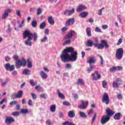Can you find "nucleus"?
<instances>
[{
    "label": "nucleus",
    "instance_id": "obj_1",
    "mask_svg": "<svg viewBox=\"0 0 125 125\" xmlns=\"http://www.w3.org/2000/svg\"><path fill=\"white\" fill-rule=\"evenodd\" d=\"M72 51H74V48L72 47H68L66 49H64L62 51V53L63 54H62L61 56L62 61L64 62H70L69 53H70V52H72Z\"/></svg>",
    "mask_w": 125,
    "mask_h": 125
},
{
    "label": "nucleus",
    "instance_id": "obj_2",
    "mask_svg": "<svg viewBox=\"0 0 125 125\" xmlns=\"http://www.w3.org/2000/svg\"><path fill=\"white\" fill-rule=\"evenodd\" d=\"M101 42V44H94V46L97 47L98 49H103L104 47L106 49L109 48V45L108 44V43H107L106 40H102Z\"/></svg>",
    "mask_w": 125,
    "mask_h": 125
},
{
    "label": "nucleus",
    "instance_id": "obj_3",
    "mask_svg": "<svg viewBox=\"0 0 125 125\" xmlns=\"http://www.w3.org/2000/svg\"><path fill=\"white\" fill-rule=\"evenodd\" d=\"M26 65V60L24 58L22 59L21 60H19L16 62V67L17 69H19L21 66L25 67Z\"/></svg>",
    "mask_w": 125,
    "mask_h": 125
},
{
    "label": "nucleus",
    "instance_id": "obj_4",
    "mask_svg": "<svg viewBox=\"0 0 125 125\" xmlns=\"http://www.w3.org/2000/svg\"><path fill=\"white\" fill-rule=\"evenodd\" d=\"M124 55V49L122 48H119L116 51L115 56L117 59L118 60H121L123 58Z\"/></svg>",
    "mask_w": 125,
    "mask_h": 125
},
{
    "label": "nucleus",
    "instance_id": "obj_5",
    "mask_svg": "<svg viewBox=\"0 0 125 125\" xmlns=\"http://www.w3.org/2000/svg\"><path fill=\"white\" fill-rule=\"evenodd\" d=\"M71 55L69 54V61H71V62H75V61H77V59L78 58V52L77 51H73L72 52H70Z\"/></svg>",
    "mask_w": 125,
    "mask_h": 125
},
{
    "label": "nucleus",
    "instance_id": "obj_6",
    "mask_svg": "<svg viewBox=\"0 0 125 125\" xmlns=\"http://www.w3.org/2000/svg\"><path fill=\"white\" fill-rule=\"evenodd\" d=\"M12 12V9L11 8H7L6 9L4 13L2 14L1 19L2 20H5L8 16L9 15V13H11Z\"/></svg>",
    "mask_w": 125,
    "mask_h": 125
},
{
    "label": "nucleus",
    "instance_id": "obj_7",
    "mask_svg": "<svg viewBox=\"0 0 125 125\" xmlns=\"http://www.w3.org/2000/svg\"><path fill=\"white\" fill-rule=\"evenodd\" d=\"M122 83H123V80L121 78H117L116 81H114L112 83V86L114 88H119L120 87V85L122 84Z\"/></svg>",
    "mask_w": 125,
    "mask_h": 125
},
{
    "label": "nucleus",
    "instance_id": "obj_8",
    "mask_svg": "<svg viewBox=\"0 0 125 125\" xmlns=\"http://www.w3.org/2000/svg\"><path fill=\"white\" fill-rule=\"evenodd\" d=\"M103 103H105L106 105H108L110 103V100L109 99V95H108V93H104L103 96V98L102 100Z\"/></svg>",
    "mask_w": 125,
    "mask_h": 125
},
{
    "label": "nucleus",
    "instance_id": "obj_9",
    "mask_svg": "<svg viewBox=\"0 0 125 125\" xmlns=\"http://www.w3.org/2000/svg\"><path fill=\"white\" fill-rule=\"evenodd\" d=\"M14 122H15V120L13 119V117L11 116L6 117L5 123L7 124V125H11V124L14 123Z\"/></svg>",
    "mask_w": 125,
    "mask_h": 125
},
{
    "label": "nucleus",
    "instance_id": "obj_10",
    "mask_svg": "<svg viewBox=\"0 0 125 125\" xmlns=\"http://www.w3.org/2000/svg\"><path fill=\"white\" fill-rule=\"evenodd\" d=\"M87 105H88V101H82V104L78 106L79 109H81V110H84V109H86L87 108Z\"/></svg>",
    "mask_w": 125,
    "mask_h": 125
},
{
    "label": "nucleus",
    "instance_id": "obj_11",
    "mask_svg": "<svg viewBox=\"0 0 125 125\" xmlns=\"http://www.w3.org/2000/svg\"><path fill=\"white\" fill-rule=\"evenodd\" d=\"M76 31L74 30H71L64 37L65 39H71L75 35H76Z\"/></svg>",
    "mask_w": 125,
    "mask_h": 125
},
{
    "label": "nucleus",
    "instance_id": "obj_12",
    "mask_svg": "<svg viewBox=\"0 0 125 125\" xmlns=\"http://www.w3.org/2000/svg\"><path fill=\"white\" fill-rule=\"evenodd\" d=\"M5 68L7 70V71L12 72V71H14L15 66H14L13 64L10 65V63H6L5 65Z\"/></svg>",
    "mask_w": 125,
    "mask_h": 125
},
{
    "label": "nucleus",
    "instance_id": "obj_13",
    "mask_svg": "<svg viewBox=\"0 0 125 125\" xmlns=\"http://www.w3.org/2000/svg\"><path fill=\"white\" fill-rule=\"evenodd\" d=\"M33 38V33H30L28 30H25L23 33V38L24 39H27V38Z\"/></svg>",
    "mask_w": 125,
    "mask_h": 125
},
{
    "label": "nucleus",
    "instance_id": "obj_14",
    "mask_svg": "<svg viewBox=\"0 0 125 125\" xmlns=\"http://www.w3.org/2000/svg\"><path fill=\"white\" fill-rule=\"evenodd\" d=\"M110 120V117L109 116H106V115H104L103 116L101 120V123L102 125H105L107 122H108V121Z\"/></svg>",
    "mask_w": 125,
    "mask_h": 125
},
{
    "label": "nucleus",
    "instance_id": "obj_15",
    "mask_svg": "<svg viewBox=\"0 0 125 125\" xmlns=\"http://www.w3.org/2000/svg\"><path fill=\"white\" fill-rule=\"evenodd\" d=\"M86 6L84 5H79L76 9V11L77 12H81V11H83V10L86 9Z\"/></svg>",
    "mask_w": 125,
    "mask_h": 125
},
{
    "label": "nucleus",
    "instance_id": "obj_16",
    "mask_svg": "<svg viewBox=\"0 0 125 125\" xmlns=\"http://www.w3.org/2000/svg\"><path fill=\"white\" fill-rule=\"evenodd\" d=\"M74 23H75V19L72 18L68 19L66 21L65 23V25L66 26H71V25H73V24H74Z\"/></svg>",
    "mask_w": 125,
    "mask_h": 125
},
{
    "label": "nucleus",
    "instance_id": "obj_17",
    "mask_svg": "<svg viewBox=\"0 0 125 125\" xmlns=\"http://www.w3.org/2000/svg\"><path fill=\"white\" fill-rule=\"evenodd\" d=\"M94 74H96V75H97V78L95 77V76H94ZM91 75L93 77V80L94 81H97V80H99V79H100V74L98 73V71H95L94 73H92Z\"/></svg>",
    "mask_w": 125,
    "mask_h": 125
},
{
    "label": "nucleus",
    "instance_id": "obj_18",
    "mask_svg": "<svg viewBox=\"0 0 125 125\" xmlns=\"http://www.w3.org/2000/svg\"><path fill=\"white\" fill-rule=\"evenodd\" d=\"M75 12V9H72L71 10H66L63 13L64 15H72Z\"/></svg>",
    "mask_w": 125,
    "mask_h": 125
},
{
    "label": "nucleus",
    "instance_id": "obj_19",
    "mask_svg": "<svg viewBox=\"0 0 125 125\" xmlns=\"http://www.w3.org/2000/svg\"><path fill=\"white\" fill-rule=\"evenodd\" d=\"M87 62V63H89V65H94L92 64H95V62H96V60L94 58H89V60H88Z\"/></svg>",
    "mask_w": 125,
    "mask_h": 125
},
{
    "label": "nucleus",
    "instance_id": "obj_20",
    "mask_svg": "<svg viewBox=\"0 0 125 125\" xmlns=\"http://www.w3.org/2000/svg\"><path fill=\"white\" fill-rule=\"evenodd\" d=\"M40 76L43 80H46V79H47V74L45 73L43 71H41L40 72Z\"/></svg>",
    "mask_w": 125,
    "mask_h": 125
},
{
    "label": "nucleus",
    "instance_id": "obj_21",
    "mask_svg": "<svg viewBox=\"0 0 125 125\" xmlns=\"http://www.w3.org/2000/svg\"><path fill=\"white\" fill-rule=\"evenodd\" d=\"M33 40L32 37H29L28 38V40L25 42V45H28V46H32L33 43L31 42V41Z\"/></svg>",
    "mask_w": 125,
    "mask_h": 125
},
{
    "label": "nucleus",
    "instance_id": "obj_22",
    "mask_svg": "<svg viewBox=\"0 0 125 125\" xmlns=\"http://www.w3.org/2000/svg\"><path fill=\"white\" fill-rule=\"evenodd\" d=\"M90 66L87 67L86 69V72L89 73L90 72H92L93 71V69L95 68V65H90Z\"/></svg>",
    "mask_w": 125,
    "mask_h": 125
},
{
    "label": "nucleus",
    "instance_id": "obj_23",
    "mask_svg": "<svg viewBox=\"0 0 125 125\" xmlns=\"http://www.w3.org/2000/svg\"><path fill=\"white\" fill-rule=\"evenodd\" d=\"M86 33L87 37H91V28L88 27L86 28Z\"/></svg>",
    "mask_w": 125,
    "mask_h": 125
},
{
    "label": "nucleus",
    "instance_id": "obj_24",
    "mask_svg": "<svg viewBox=\"0 0 125 125\" xmlns=\"http://www.w3.org/2000/svg\"><path fill=\"white\" fill-rule=\"evenodd\" d=\"M121 113L120 112L115 114L113 116L114 120H115L116 121H119V120L121 119Z\"/></svg>",
    "mask_w": 125,
    "mask_h": 125
},
{
    "label": "nucleus",
    "instance_id": "obj_25",
    "mask_svg": "<svg viewBox=\"0 0 125 125\" xmlns=\"http://www.w3.org/2000/svg\"><path fill=\"white\" fill-rule=\"evenodd\" d=\"M106 113L107 115L109 117H111V116H112L113 115H114V114H115V112L112 111L109 108L106 109Z\"/></svg>",
    "mask_w": 125,
    "mask_h": 125
},
{
    "label": "nucleus",
    "instance_id": "obj_26",
    "mask_svg": "<svg viewBox=\"0 0 125 125\" xmlns=\"http://www.w3.org/2000/svg\"><path fill=\"white\" fill-rule=\"evenodd\" d=\"M9 81H10L9 78L6 79V81L1 83V86H2V87H5L6 85H7V83H8Z\"/></svg>",
    "mask_w": 125,
    "mask_h": 125
},
{
    "label": "nucleus",
    "instance_id": "obj_27",
    "mask_svg": "<svg viewBox=\"0 0 125 125\" xmlns=\"http://www.w3.org/2000/svg\"><path fill=\"white\" fill-rule=\"evenodd\" d=\"M26 62L27 63L28 68H32V67H33V64L32 63V60H31V59H28L26 61Z\"/></svg>",
    "mask_w": 125,
    "mask_h": 125
},
{
    "label": "nucleus",
    "instance_id": "obj_28",
    "mask_svg": "<svg viewBox=\"0 0 125 125\" xmlns=\"http://www.w3.org/2000/svg\"><path fill=\"white\" fill-rule=\"evenodd\" d=\"M68 116L69 118H74L75 116H76L75 111H69L68 113Z\"/></svg>",
    "mask_w": 125,
    "mask_h": 125
},
{
    "label": "nucleus",
    "instance_id": "obj_29",
    "mask_svg": "<svg viewBox=\"0 0 125 125\" xmlns=\"http://www.w3.org/2000/svg\"><path fill=\"white\" fill-rule=\"evenodd\" d=\"M22 74H23V75H26V76H29V75H31V70L28 69H25L23 71Z\"/></svg>",
    "mask_w": 125,
    "mask_h": 125
},
{
    "label": "nucleus",
    "instance_id": "obj_30",
    "mask_svg": "<svg viewBox=\"0 0 125 125\" xmlns=\"http://www.w3.org/2000/svg\"><path fill=\"white\" fill-rule=\"evenodd\" d=\"M48 21L50 25H54V20L51 16L48 18Z\"/></svg>",
    "mask_w": 125,
    "mask_h": 125
},
{
    "label": "nucleus",
    "instance_id": "obj_31",
    "mask_svg": "<svg viewBox=\"0 0 125 125\" xmlns=\"http://www.w3.org/2000/svg\"><path fill=\"white\" fill-rule=\"evenodd\" d=\"M57 93L60 98H61V99H65V96H64V95L60 92V90L59 89L57 90Z\"/></svg>",
    "mask_w": 125,
    "mask_h": 125
},
{
    "label": "nucleus",
    "instance_id": "obj_32",
    "mask_svg": "<svg viewBox=\"0 0 125 125\" xmlns=\"http://www.w3.org/2000/svg\"><path fill=\"white\" fill-rule=\"evenodd\" d=\"M93 45V42L91 40H88L86 43V46L88 47H91Z\"/></svg>",
    "mask_w": 125,
    "mask_h": 125
},
{
    "label": "nucleus",
    "instance_id": "obj_33",
    "mask_svg": "<svg viewBox=\"0 0 125 125\" xmlns=\"http://www.w3.org/2000/svg\"><path fill=\"white\" fill-rule=\"evenodd\" d=\"M50 110L52 113H54L55 111H56V105L55 104H53L51 105V107L50 108Z\"/></svg>",
    "mask_w": 125,
    "mask_h": 125
},
{
    "label": "nucleus",
    "instance_id": "obj_34",
    "mask_svg": "<svg viewBox=\"0 0 125 125\" xmlns=\"http://www.w3.org/2000/svg\"><path fill=\"white\" fill-rule=\"evenodd\" d=\"M93 113H94V110L93 109L91 108L87 112V115L88 117H91L92 115H93Z\"/></svg>",
    "mask_w": 125,
    "mask_h": 125
},
{
    "label": "nucleus",
    "instance_id": "obj_35",
    "mask_svg": "<svg viewBox=\"0 0 125 125\" xmlns=\"http://www.w3.org/2000/svg\"><path fill=\"white\" fill-rule=\"evenodd\" d=\"M23 96V91H19L17 94V98H21Z\"/></svg>",
    "mask_w": 125,
    "mask_h": 125
},
{
    "label": "nucleus",
    "instance_id": "obj_36",
    "mask_svg": "<svg viewBox=\"0 0 125 125\" xmlns=\"http://www.w3.org/2000/svg\"><path fill=\"white\" fill-rule=\"evenodd\" d=\"M80 17H82V18H84L86 17V16H87V13H86L85 12L81 13L80 14Z\"/></svg>",
    "mask_w": 125,
    "mask_h": 125
},
{
    "label": "nucleus",
    "instance_id": "obj_37",
    "mask_svg": "<svg viewBox=\"0 0 125 125\" xmlns=\"http://www.w3.org/2000/svg\"><path fill=\"white\" fill-rule=\"evenodd\" d=\"M36 89L38 90L39 92H42L43 89L42 87H41L40 85H38L35 87Z\"/></svg>",
    "mask_w": 125,
    "mask_h": 125
},
{
    "label": "nucleus",
    "instance_id": "obj_38",
    "mask_svg": "<svg viewBox=\"0 0 125 125\" xmlns=\"http://www.w3.org/2000/svg\"><path fill=\"white\" fill-rule=\"evenodd\" d=\"M77 84L78 85H83V79H78Z\"/></svg>",
    "mask_w": 125,
    "mask_h": 125
},
{
    "label": "nucleus",
    "instance_id": "obj_39",
    "mask_svg": "<svg viewBox=\"0 0 125 125\" xmlns=\"http://www.w3.org/2000/svg\"><path fill=\"white\" fill-rule=\"evenodd\" d=\"M79 115L81 118H87V115H86V114H85V113H84L83 112H79Z\"/></svg>",
    "mask_w": 125,
    "mask_h": 125
},
{
    "label": "nucleus",
    "instance_id": "obj_40",
    "mask_svg": "<svg viewBox=\"0 0 125 125\" xmlns=\"http://www.w3.org/2000/svg\"><path fill=\"white\" fill-rule=\"evenodd\" d=\"M97 117V114L96 113H95L93 115V117L92 118V121H91L92 125H93V123L95 121V120H96Z\"/></svg>",
    "mask_w": 125,
    "mask_h": 125
},
{
    "label": "nucleus",
    "instance_id": "obj_41",
    "mask_svg": "<svg viewBox=\"0 0 125 125\" xmlns=\"http://www.w3.org/2000/svg\"><path fill=\"white\" fill-rule=\"evenodd\" d=\"M45 26H46V23H45V21H44L40 24V28L41 29H44Z\"/></svg>",
    "mask_w": 125,
    "mask_h": 125
},
{
    "label": "nucleus",
    "instance_id": "obj_42",
    "mask_svg": "<svg viewBox=\"0 0 125 125\" xmlns=\"http://www.w3.org/2000/svg\"><path fill=\"white\" fill-rule=\"evenodd\" d=\"M16 14L19 17H22V15L21 14V12L19 10H16Z\"/></svg>",
    "mask_w": 125,
    "mask_h": 125
},
{
    "label": "nucleus",
    "instance_id": "obj_43",
    "mask_svg": "<svg viewBox=\"0 0 125 125\" xmlns=\"http://www.w3.org/2000/svg\"><path fill=\"white\" fill-rule=\"evenodd\" d=\"M67 40L64 41L63 42L64 45H67V44H70L71 43V39H66Z\"/></svg>",
    "mask_w": 125,
    "mask_h": 125
},
{
    "label": "nucleus",
    "instance_id": "obj_44",
    "mask_svg": "<svg viewBox=\"0 0 125 125\" xmlns=\"http://www.w3.org/2000/svg\"><path fill=\"white\" fill-rule=\"evenodd\" d=\"M12 115L14 117H18L20 115V112L19 111H15L12 113Z\"/></svg>",
    "mask_w": 125,
    "mask_h": 125
},
{
    "label": "nucleus",
    "instance_id": "obj_45",
    "mask_svg": "<svg viewBox=\"0 0 125 125\" xmlns=\"http://www.w3.org/2000/svg\"><path fill=\"white\" fill-rule=\"evenodd\" d=\"M33 37H34V41L37 42L38 40V34L36 33L33 34Z\"/></svg>",
    "mask_w": 125,
    "mask_h": 125
},
{
    "label": "nucleus",
    "instance_id": "obj_46",
    "mask_svg": "<svg viewBox=\"0 0 125 125\" xmlns=\"http://www.w3.org/2000/svg\"><path fill=\"white\" fill-rule=\"evenodd\" d=\"M31 26L33 28L37 27V21H32L31 22Z\"/></svg>",
    "mask_w": 125,
    "mask_h": 125
},
{
    "label": "nucleus",
    "instance_id": "obj_47",
    "mask_svg": "<svg viewBox=\"0 0 125 125\" xmlns=\"http://www.w3.org/2000/svg\"><path fill=\"white\" fill-rule=\"evenodd\" d=\"M42 12V8H39L37 10V14L38 15H41Z\"/></svg>",
    "mask_w": 125,
    "mask_h": 125
},
{
    "label": "nucleus",
    "instance_id": "obj_48",
    "mask_svg": "<svg viewBox=\"0 0 125 125\" xmlns=\"http://www.w3.org/2000/svg\"><path fill=\"white\" fill-rule=\"evenodd\" d=\"M18 103V102L17 101H14L10 103V105L11 106H14V105H16Z\"/></svg>",
    "mask_w": 125,
    "mask_h": 125
},
{
    "label": "nucleus",
    "instance_id": "obj_49",
    "mask_svg": "<svg viewBox=\"0 0 125 125\" xmlns=\"http://www.w3.org/2000/svg\"><path fill=\"white\" fill-rule=\"evenodd\" d=\"M11 99H15V98H17V95L15 93H13L11 95Z\"/></svg>",
    "mask_w": 125,
    "mask_h": 125
},
{
    "label": "nucleus",
    "instance_id": "obj_50",
    "mask_svg": "<svg viewBox=\"0 0 125 125\" xmlns=\"http://www.w3.org/2000/svg\"><path fill=\"white\" fill-rule=\"evenodd\" d=\"M30 83L32 86H35V85H37V82H34V81L33 80L30 81Z\"/></svg>",
    "mask_w": 125,
    "mask_h": 125
},
{
    "label": "nucleus",
    "instance_id": "obj_51",
    "mask_svg": "<svg viewBox=\"0 0 125 125\" xmlns=\"http://www.w3.org/2000/svg\"><path fill=\"white\" fill-rule=\"evenodd\" d=\"M99 56L101 59V66H103L104 64V60L103 59V57H102L101 56Z\"/></svg>",
    "mask_w": 125,
    "mask_h": 125
},
{
    "label": "nucleus",
    "instance_id": "obj_52",
    "mask_svg": "<svg viewBox=\"0 0 125 125\" xmlns=\"http://www.w3.org/2000/svg\"><path fill=\"white\" fill-rule=\"evenodd\" d=\"M28 112V110L25 109H21V114H27Z\"/></svg>",
    "mask_w": 125,
    "mask_h": 125
},
{
    "label": "nucleus",
    "instance_id": "obj_53",
    "mask_svg": "<svg viewBox=\"0 0 125 125\" xmlns=\"http://www.w3.org/2000/svg\"><path fill=\"white\" fill-rule=\"evenodd\" d=\"M102 85H103V87H104V88H106V87L107 86V83L106 82H105V81H103V83H102Z\"/></svg>",
    "mask_w": 125,
    "mask_h": 125
},
{
    "label": "nucleus",
    "instance_id": "obj_54",
    "mask_svg": "<svg viewBox=\"0 0 125 125\" xmlns=\"http://www.w3.org/2000/svg\"><path fill=\"white\" fill-rule=\"evenodd\" d=\"M117 99L119 100H122V99H123V96L122 95L121 93L117 94Z\"/></svg>",
    "mask_w": 125,
    "mask_h": 125
},
{
    "label": "nucleus",
    "instance_id": "obj_55",
    "mask_svg": "<svg viewBox=\"0 0 125 125\" xmlns=\"http://www.w3.org/2000/svg\"><path fill=\"white\" fill-rule=\"evenodd\" d=\"M13 59H14V60H16V61H18V59H19V57L17 55H15L13 56Z\"/></svg>",
    "mask_w": 125,
    "mask_h": 125
},
{
    "label": "nucleus",
    "instance_id": "obj_56",
    "mask_svg": "<svg viewBox=\"0 0 125 125\" xmlns=\"http://www.w3.org/2000/svg\"><path fill=\"white\" fill-rule=\"evenodd\" d=\"M12 75L14 77H16V76H17L18 75V74L17 72L16 71V70H14L12 72Z\"/></svg>",
    "mask_w": 125,
    "mask_h": 125
},
{
    "label": "nucleus",
    "instance_id": "obj_57",
    "mask_svg": "<svg viewBox=\"0 0 125 125\" xmlns=\"http://www.w3.org/2000/svg\"><path fill=\"white\" fill-rule=\"evenodd\" d=\"M95 32H97V33H102V31H101V30L98 27L95 28Z\"/></svg>",
    "mask_w": 125,
    "mask_h": 125
},
{
    "label": "nucleus",
    "instance_id": "obj_58",
    "mask_svg": "<svg viewBox=\"0 0 125 125\" xmlns=\"http://www.w3.org/2000/svg\"><path fill=\"white\" fill-rule=\"evenodd\" d=\"M46 41H47V37H44L41 40V42H44Z\"/></svg>",
    "mask_w": 125,
    "mask_h": 125
},
{
    "label": "nucleus",
    "instance_id": "obj_59",
    "mask_svg": "<svg viewBox=\"0 0 125 125\" xmlns=\"http://www.w3.org/2000/svg\"><path fill=\"white\" fill-rule=\"evenodd\" d=\"M62 104L64 105V106H70V103L68 102H63Z\"/></svg>",
    "mask_w": 125,
    "mask_h": 125
},
{
    "label": "nucleus",
    "instance_id": "obj_60",
    "mask_svg": "<svg viewBox=\"0 0 125 125\" xmlns=\"http://www.w3.org/2000/svg\"><path fill=\"white\" fill-rule=\"evenodd\" d=\"M68 30V28L66 27H64L62 29V33H65L66 31Z\"/></svg>",
    "mask_w": 125,
    "mask_h": 125
},
{
    "label": "nucleus",
    "instance_id": "obj_61",
    "mask_svg": "<svg viewBox=\"0 0 125 125\" xmlns=\"http://www.w3.org/2000/svg\"><path fill=\"white\" fill-rule=\"evenodd\" d=\"M31 96H32L33 99H34V100H36V99L37 98V95H36V94L31 93Z\"/></svg>",
    "mask_w": 125,
    "mask_h": 125
},
{
    "label": "nucleus",
    "instance_id": "obj_62",
    "mask_svg": "<svg viewBox=\"0 0 125 125\" xmlns=\"http://www.w3.org/2000/svg\"><path fill=\"white\" fill-rule=\"evenodd\" d=\"M65 67L67 69H71V68H72V65L70 63H67L66 64Z\"/></svg>",
    "mask_w": 125,
    "mask_h": 125
},
{
    "label": "nucleus",
    "instance_id": "obj_63",
    "mask_svg": "<svg viewBox=\"0 0 125 125\" xmlns=\"http://www.w3.org/2000/svg\"><path fill=\"white\" fill-rule=\"evenodd\" d=\"M117 71H123V67L122 66H117L116 67Z\"/></svg>",
    "mask_w": 125,
    "mask_h": 125
},
{
    "label": "nucleus",
    "instance_id": "obj_64",
    "mask_svg": "<svg viewBox=\"0 0 125 125\" xmlns=\"http://www.w3.org/2000/svg\"><path fill=\"white\" fill-rule=\"evenodd\" d=\"M122 42H123V39H122V38H120L118 40V42L117 43V45H120V44H121V43H122Z\"/></svg>",
    "mask_w": 125,
    "mask_h": 125
}]
</instances>
